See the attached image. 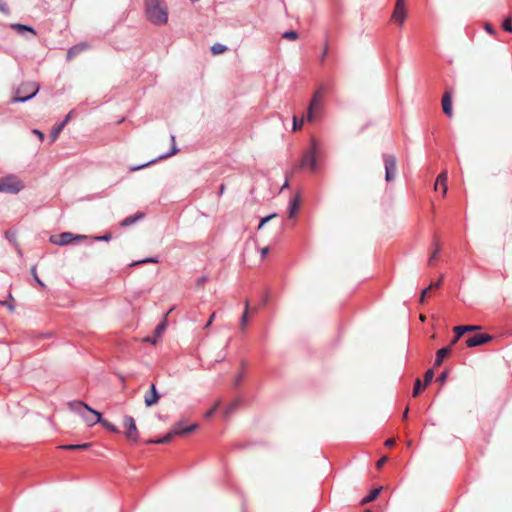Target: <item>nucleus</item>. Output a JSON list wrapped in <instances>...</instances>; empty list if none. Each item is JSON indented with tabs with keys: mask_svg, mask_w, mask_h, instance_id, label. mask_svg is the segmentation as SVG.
Listing matches in <instances>:
<instances>
[{
	"mask_svg": "<svg viewBox=\"0 0 512 512\" xmlns=\"http://www.w3.org/2000/svg\"><path fill=\"white\" fill-rule=\"evenodd\" d=\"M381 490H382L381 487L371 490L370 493L361 500V503L367 504V503L372 502L380 494Z\"/></svg>",
	"mask_w": 512,
	"mask_h": 512,
	"instance_id": "nucleus-24",
	"label": "nucleus"
},
{
	"mask_svg": "<svg viewBox=\"0 0 512 512\" xmlns=\"http://www.w3.org/2000/svg\"><path fill=\"white\" fill-rule=\"evenodd\" d=\"M299 209V197L296 196L294 198H292L289 202V207H288V212H289V217H294L295 214L297 213Z\"/></svg>",
	"mask_w": 512,
	"mask_h": 512,
	"instance_id": "nucleus-23",
	"label": "nucleus"
},
{
	"mask_svg": "<svg viewBox=\"0 0 512 512\" xmlns=\"http://www.w3.org/2000/svg\"><path fill=\"white\" fill-rule=\"evenodd\" d=\"M146 18L154 25H164L168 21L166 2H146Z\"/></svg>",
	"mask_w": 512,
	"mask_h": 512,
	"instance_id": "nucleus-2",
	"label": "nucleus"
},
{
	"mask_svg": "<svg viewBox=\"0 0 512 512\" xmlns=\"http://www.w3.org/2000/svg\"><path fill=\"white\" fill-rule=\"evenodd\" d=\"M447 376H448V372L447 371H443L437 378V381H439L440 383H444L447 379Z\"/></svg>",
	"mask_w": 512,
	"mask_h": 512,
	"instance_id": "nucleus-44",
	"label": "nucleus"
},
{
	"mask_svg": "<svg viewBox=\"0 0 512 512\" xmlns=\"http://www.w3.org/2000/svg\"><path fill=\"white\" fill-rule=\"evenodd\" d=\"M16 247H17L18 254H19L20 256H22V251H21V249L18 247V245H17Z\"/></svg>",
	"mask_w": 512,
	"mask_h": 512,
	"instance_id": "nucleus-62",
	"label": "nucleus"
},
{
	"mask_svg": "<svg viewBox=\"0 0 512 512\" xmlns=\"http://www.w3.org/2000/svg\"><path fill=\"white\" fill-rule=\"evenodd\" d=\"M159 398L160 395L157 391L156 385L152 383L149 392H147L144 397L145 405L151 407L159 401Z\"/></svg>",
	"mask_w": 512,
	"mask_h": 512,
	"instance_id": "nucleus-14",
	"label": "nucleus"
},
{
	"mask_svg": "<svg viewBox=\"0 0 512 512\" xmlns=\"http://www.w3.org/2000/svg\"><path fill=\"white\" fill-rule=\"evenodd\" d=\"M38 91L39 86L37 85V83H24L16 90L12 101L15 103H24L35 97Z\"/></svg>",
	"mask_w": 512,
	"mask_h": 512,
	"instance_id": "nucleus-4",
	"label": "nucleus"
},
{
	"mask_svg": "<svg viewBox=\"0 0 512 512\" xmlns=\"http://www.w3.org/2000/svg\"><path fill=\"white\" fill-rule=\"evenodd\" d=\"M383 162L385 167V180L391 182L396 177L397 160L394 155L383 154Z\"/></svg>",
	"mask_w": 512,
	"mask_h": 512,
	"instance_id": "nucleus-6",
	"label": "nucleus"
},
{
	"mask_svg": "<svg viewBox=\"0 0 512 512\" xmlns=\"http://www.w3.org/2000/svg\"><path fill=\"white\" fill-rule=\"evenodd\" d=\"M502 28L506 32L512 33V17H507L502 22Z\"/></svg>",
	"mask_w": 512,
	"mask_h": 512,
	"instance_id": "nucleus-29",
	"label": "nucleus"
},
{
	"mask_svg": "<svg viewBox=\"0 0 512 512\" xmlns=\"http://www.w3.org/2000/svg\"><path fill=\"white\" fill-rule=\"evenodd\" d=\"M424 387L425 386H424V384L422 385L421 380L420 379H416V381L414 383V388H413L412 396L416 397Z\"/></svg>",
	"mask_w": 512,
	"mask_h": 512,
	"instance_id": "nucleus-30",
	"label": "nucleus"
},
{
	"mask_svg": "<svg viewBox=\"0 0 512 512\" xmlns=\"http://www.w3.org/2000/svg\"><path fill=\"white\" fill-rule=\"evenodd\" d=\"M104 428H106L108 431L112 433H119V428L114 425L113 423L107 421L106 419L102 418V422H99Z\"/></svg>",
	"mask_w": 512,
	"mask_h": 512,
	"instance_id": "nucleus-26",
	"label": "nucleus"
},
{
	"mask_svg": "<svg viewBox=\"0 0 512 512\" xmlns=\"http://www.w3.org/2000/svg\"><path fill=\"white\" fill-rule=\"evenodd\" d=\"M432 289V286H428L427 288H425L422 292H421V295H420V303H423L425 301V298H426V295L428 293V291Z\"/></svg>",
	"mask_w": 512,
	"mask_h": 512,
	"instance_id": "nucleus-39",
	"label": "nucleus"
},
{
	"mask_svg": "<svg viewBox=\"0 0 512 512\" xmlns=\"http://www.w3.org/2000/svg\"><path fill=\"white\" fill-rule=\"evenodd\" d=\"M146 263H158V258L157 257L145 258V259L133 262L131 265L134 266V265L146 264Z\"/></svg>",
	"mask_w": 512,
	"mask_h": 512,
	"instance_id": "nucleus-34",
	"label": "nucleus"
},
{
	"mask_svg": "<svg viewBox=\"0 0 512 512\" xmlns=\"http://www.w3.org/2000/svg\"><path fill=\"white\" fill-rule=\"evenodd\" d=\"M454 332L457 334V338H461L466 333L465 325L454 327Z\"/></svg>",
	"mask_w": 512,
	"mask_h": 512,
	"instance_id": "nucleus-38",
	"label": "nucleus"
},
{
	"mask_svg": "<svg viewBox=\"0 0 512 512\" xmlns=\"http://www.w3.org/2000/svg\"><path fill=\"white\" fill-rule=\"evenodd\" d=\"M446 181H447V172H442L438 175V177L436 179V183H435V190L438 189V186H442L443 195H446V193H447Z\"/></svg>",
	"mask_w": 512,
	"mask_h": 512,
	"instance_id": "nucleus-20",
	"label": "nucleus"
},
{
	"mask_svg": "<svg viewBox=\"0 0 512 512\" xmlns=\"http://www.w3.org/2000/svg\"><path fill=\"white\" fill-rule=\"evenodd\" d=\"M287 186H288V182L286 181V182L283 184L282 189H283V188H285V187H287Z\"/></svg>",
	"mask_w": 512,
	"mask_h": 512,
	"instance_id": "nucleus-64",
	"label": "nucleus"
},
{
	"mask_svg": "<svg viewBox=\"0 0 512 512\" xmlns=\"http://www.w3.org/2000/svg\"><path fill=\"white\" fill-rule=\"evenodd\" d=\"M492 340V336L487 333H479L470 336L466 339V345L468 347H476L486 344Z\"/></svg>",
	"mask_w": 512,
	"mask_h": 512,
	"instance_id": "nucleus-10",
	"label": "nucleus"
},
{
	"mask_svg": "<svg viewBox=\"0 0 512 512\" xmlns=\"http://www.w3.org/2000/svg\"><path fill=\"white\" fill-rule=\"evenodd\" d=\"M215 317H216V312H213V313L210 315V317H209V319H208L207 323L205 324L204 329H208V328L211 326V324H212L213 320L215 319Z\"/></svg>",
	"mask_w": 512,
	"mask_h": 512,
	"instance_id": "nucleus-43",
	"label": "nucleus"
},
{
	"mask_svg": "<svg viewBox=\"0 0 512 512\" xmlns=\"http://www.w3.org/2000/svg\"><path fill=\"white\" fill-rule=\"evenodd\" d=\"M275 216H276V214H275V213H272V214H270V215H268V216H265V218H268V221H269V220H271V219H272L273 217H275Z\"/></svg>",
	"mask_w": 512,
	"mask_h": 512,
	"instance_id": "nucleus-59",
	"label": "nucleus"
},
{
	"mask_svg": "<svg viewBox=\"0 0 512 512\" xmlns=\"http://www.w3.org/2000/svg\"><path fill=\"white\" fill-rule=\"evenodd\" d=\"M321 92L316 91L310 101V104L308 106L307 110V121L312 122L315 118V112L320 107L321 103Z\"/></svg>",
	"mask_w": 512,
	"mask_h": 512,
	"instance_id": "nucleus-11",
	"label": "nucleus"
},
{
	"mask_svg": "<svg viewBox=\"0 0 512 512\" xmlns=\"http://www.w3.org/2000/svg\"><path fill=\"white\" fill-rule=\"evenodd\" d=\"M80 238H84V236L74 235L71 232H63L58 236L57 235L51 236L50 242L55 245L64 246V245H67V244L73 242L74 240L80 239Z\"/></svg>",
	"mask_w": 512,
	"mask_h": 512,
	"instance_id": "nucleus-8",
	"label": "nucleus"
},
{
	"mask_svg": "<svg viewBox=\"0 0 512 512\" xmlns=\"http://www.w3.org/2000/svg\"><path fill=\"white\" fill-rule=\"evenodd\" d=\"M0 11L8 13V7H7L6 2H0Z\"/></svg>",
	"mask_w": 512,
	"mask_h": 512,
	"instance_id": "nucleus-52",
	"label": "nucleus"
},
{
	"mask_svg": "<svg viewBox=\"0 0 512 512\" xmlns=\"http://www.w3.org/2000/svg\"><path fill=\"white\" fill-rule=\"evenodd\" d=\"M217 407L214 406L205 413L206 418H210L216 411Z\"/></svg>",
	"mask_w": 512,
	"mask_h": 512,
	"instance_id": "nucleus-48",
	"label": "nucleus"
},
{
	"mask_svg": "<svg viewBox=\"0 0 512 512\" xmlns=\"http://www.w3.org/2000/svg\"><path fill=\"white\" fill-rule=\"evenodd\" d=\"M174 427H176L177 435H186L194 432L198 428V424L194 423L185 428H180V423H177Z\"/></svg>",
	"mask_w": 512,
	"mask_h": 512,
	"instance_id": "nucleus-22",
	"label": "nucleus"
},
{
	"mask_svg": "<svg viewBox=\"0 0 512 512\" xmlns=\"http://www.w3.org/2000/svg\"><path fill=\"white\" fill-rule=\"evenodd\" d=\"M171 141H172V149H171L170 152H168L166 154H163V155H160L157 159L151 160V161H149L147 163H144V164L132 167L130 170L131 171H137V170H140L142 168H145V167L149 166L152 163H155L158 159H165L167 157L175 155L178 152V148L176 147V144H175V136L174 135H171Z\"/></svg>",
	"mask_w": 512,
	"mask_h": 512,
	"instance_id": "nucleus-12",
	"label": "nucleus"
},
{
	"mask_svg": "<svg viewBox=\"0 0 512 512\" xmlns=\"http://www.w3.org/2000/svg\"><path fill=\"white\" fill-rule=\"evenodd\" d=\"M24 188L23 182L13 174L0 178V192L17 194Z\"/></svg>",
	"mask_w": 512,
	"mask_h": 512,
	"instance_id": "nucleus-5",
	"label": "nucleus"
},
{
	"mask_svg": "<svg viewBox=\"0 0 512 512\" xmlns=\"http://www.w3.org/2000/svg\"><path fill=\"white\" fill-rule=\"evenodd\" d=\"M33 133L37 135L41 141L44 139V134L40 130L34 129Z\"/></svg>",
	"mask_w": 512,
	"mask_h": 512,
	"instance_id": "nucleus-50",
	"label": "nucleus"
},
{
	"mask_svg": "<svg viewBox=\"0 0 512 512\" xmlns=\"http://www.w3.org/2000/svg\"><path fill=\"white\" fill-rule=\"evenodd\" d=\"M205 280H206V278H205V277H202V278L199 280V284H200V283H202V282H204Z\"/></svg>",
	"mask_w": 512,
	"mask_h": 512,
	"instance_id": "nucleus-63",
	"label": "nucleus"
},
{
	"mask_svg": "<svg viewBox=\"0 0 512 512\" xmlns=\"http://www.w3.org/2000/svg\"><path fill=\"white\" fill-rule=\"evenodd\" d=\"M0 304L6 306L10 311H13L15 309V306L10 302L0 301Z\"/></svg>",
	"mask_w": 512,
	"mask_h": 512,
	"instance_id": "nucleus-47",
	"label": "nucleus"
},
{
	"mask_svg": "<svg viewBox=\"0 0 512 512\" xmlns=\"http://www.w3.org/2000/svg\"><path fill=\"white\" fill-rule=\"evenodd\" d=\"M243 377H244V374H243V373L238 374V375L236 376V378H235V385H239V384H240V382L242 381Z\"/></svg>",
	"mask_w": 512,
	"mask_h": 512,
	"instance_id": "nucleus-51",
	"label": "nucleus"
},
{
	"mask_svg": "<svg viewBox=\"0 0 512 512\" xmlns=\"http://www.w3.org/2000/svg\"><path fill=\"white\" fill-rule=\"evenodd\" d=\"M224 191H225V185H224V184H221V185H220V188H219V192H218V194H219V195H222V194L224 193Z\"/></svg>",
	"mask_w": 512,
	"mask_h": 512,
	"instance_id": "nucleus-58",
	"label": "nucleus"
},
{
	"mask_svg": "<svg viewBox=\"0 0 512 512\" xmlns=\"http://www.w3.org/2000/svg\"><path fill=\"white\" fill-rule=\"evenodd\" d=\"M319 152V143L315 138H312L310 141V147L308 151L304 153L302 159L300 161L299 167L301 169L309 168L311 171H316L317 164V155Z\"/></svg>",
	"mask_w": 512,
	"mask_h": 512,
	"instance_id": "nucleus-3",
	"label": "nucleus"
},
{
	"mask_svg": "<svg viewBox=\"0 0 512 512\" xmlns=\"http://www.w3.org/2000/svg\"><path fill=\"white\" fill-rule=\"evenodd\" d=\"M177 435L176 427H173L166 435L158 439H150L148 444H166L169 443L174 436Z\"/></svg>",
	"mask_w": 512,
	"mask_h": 512,
	"instance_id": "nucleus-15",
	"label": "nucleus"
},
{
	"mask_svg": "<svg viewBox=\"0 0 512 512\" xmlns=\"http://www.w3.org/2000/svg\"><path fill=\"white\" fill-rule=\"evenodd\" d=\"M433 245H434V251L432 252L431 256L428 259V264L429 265H433L434 261L439 256L440 250H441L440 245L437 242V240H434Z\"/></svg>",
	"mask_w": 512,
	"mask_h": 512,
	"instance_id": "nucleus-25",
	"label": "nucleus"
},
{
	"mask_svg": "<svg viewBox=\"0 0 512 512\" xmlns=\"http://www.w3.org/2000/svg\"><path fill=\"white\" fill-rule=\"evenodd\" d=\"M5 238L12 244H14L15 246H17V241H16V233L14 231H11V230H7L5 231Z\"/></svg>",
	"mask_w": 512,
	"mask_h": 512,
	"instance_id": "nucleus-32",
	"label": "nucleus"
},
{
	"mask_svg": "<svg viewBox=\"0 0 512 512\" xmlns=\"http://www.w3.org/2000/svg\"><path fill=\"white\" fill-rule=\"evenodd\" d=\"M441 283H442V278L439 279L438 281L430 284L429 286H432V288H439L441 286Z\"/></svg>",
	"mask_w": 512,
	"mask_h": 512,
	"instance_id": "nucleus-54",
	"label": "nucleus"
},
{
	"mask_svg": "<svg viewBox=\"0 0 512 512\" xmlns=\"http://www.w3.org/2000/svg\"><path fill=\"white\" fill-rule=\"evenodd\" d=\"M465 329L466 332H474L481 329V327L479 325H465Z\"/></svg>",
	"mask_w": 512,
	"mask_h": 512,
	"instance_id": "nucleus-40",
	"label": "nucleus"
},
{
	"mask_svg": "<svg viewBox=\"0 0 512 512\" xmlns=\"http://www.w3.org/2000/svg\"><path fill=\"white\" fill-rule=\"evenodd\" d=\"M67 405L71 411L80 415L88 426L102 422V414L81 400L70 401Z\"/></svg>",
	"mask_w": 512,
	"mask_h": 512,
	"instance_id": "nucleus-1",
	"label": "nucleus"
},
{
	"mask_svg": "<svg viewBox=\"0 0 512 512\" xmlns=\"http://www.w3.org/2000/svg\"><path fill=\"white\" fill-rule=\"evenodd\" d=\"M111 234L107 233V234H104L102 236H98L95 238L96 241H109L111 240Z\"/></svg>",
	"mask_w": 512,
	"mask_h": 512,
	"instance_id": "nucleus-42",
	"label": "nucleus"
},
{
	"mask_svg": "<svg viewBox=\"0 0 512 512\" xmlns=\"http://www.w3.org/2000/svg\"><path fill=\"white\" fill-rule=\"evenodd\" d=\"M460 338H457V334H455L454 339L452 340V344H455Z\"/></svg>",
	"mask_w": 512,
	"mask_h": 512,
	"instance_id": "nucleus-60",
	"label": "nucleus"
},
{
	"mask_svg": "<svg viewBox=\"0 0 512 512\" xmlns=\"http://www.w3.org/2000/svg\"><path fill=\"white\" fill-rule=\"evenodd\" d=\"M143 217H144V214L140 213V212L136 213L134 215L128 216L120 222V226L121 227L131 226V225L135 224L137 221L143 219Z\"/></svg>",
	"mask_w": 512,
	"mask_h": 512,
	"instance_id": "nucleus-19",
	"label": "nucleus"
},
{
	"mask_svg": "<svg viewBox=\"0 0 512 512\" xmlns=\"http://www.w3.org/2000/svg\"><path fill=\"white\" fill-rule=\"evenodd\" d=\"M442 109H443V112L448 117L452 116V102H451V96H450V94L448 92H446L443 95V98H442Z\"/></svg>",
	"mask_w": 512,
	"mask_h": 512,
	"instance_id": "nucleus-18",
	"label": "nucleus"
},
{
	"mask_svg": "<svg viewBox=\"0 0 512 512\" xmlns=\"http://www.w3.org/2000/svg\"><path fill=\"white\" fill-rule=\"evenodd\" d=\"M268 251H269V248H268V247H264V248L261 250V256H262V258H264V257L268 254Z\"/></svg>",
	"mask_w": 512,
	"mask_h": 512,
	"instance_id": "nucleus-57",
	"label": "nucleus"
},
{
	"mask_svg": "<svg viewBox=\"0 0 512 512\" xmlns=\"http://www.w3.org/2000/svg\"><path fill=\"white\" fill-rule=\"evenodd\" d=\"M407 17V7L406 2H396L391 20L398 23L399 25H403Z\"/></svg>",
	"mask_w": 512,
	"mask_h": 512,
	"instance_id": "nucleus-9",
	"label": "nucleus"
},
{
	"mask_svg": "<svg viewBox=\"0 0 512 512\" xmlns=\"http://www.w3.org/2000/svg\"><path fill=\"white\" fill-rule=\"evenodd\" d=\"M226 49H227V47L220 43H215L214 45L211 46V52L214 55L220 54V53L224 52Z\"/></svg>",
	"mask_w": 512,
	"mask_h": 512,
	"instance_id": "nucleus-28",
	"label": "nucleus"
},
{
	"mask_svg": "<svg viewBox=\"0 0 512 512\" xmlns=\"http://www.w3.org/2000/svg\"><path fill=\"white\" fill-rule=\"evenodd\" d=\"M282 38L288 40H296L298 38V33L294 30L286 31L282 34Z\"/></svg>",
	"mask_w": 512,
	"mask_h": 512,
	"instance_id": "nucleus-33",
	"label": "nucleus"
},
{
	"mask_svg": "<svg viewBox=\"0 0 512 512\" xmlns=\"http://www.w3.org/2000/svg\"><path fill=\"white\" fill-rule=\"evenodd\" d=\"M394 445H395V440H394V439H392V438L387 439V440L385 441V446H386V447H393Z\"/></svg>",
	"mask_w": 512,
	"mask_h": 512,
	"instance_id": "nucleus-49",
	"label": "nucleus"
},
{
	"mask_svg": "<svg viewBox=\"0 0 512 512\" xmlns=\"http://www.w3.org/2000/svg\"><path fill=\"white\" fill-rule=\"evenodd\" d=\"M163 329H164V324L162 323V324H160V325H158V326L156 327L155 332H156L157 334H160V333L162 332V330H163Z\"/></svg>",
	"mask_w": 512,
	"mask_h": 512,
	"instance_id": "nucleus-56",
	"label": "nucleus"
},
{
	"mask_svg": "<svg viewBox=\"0 0 512 512\" xmlns=\"http://www.w3.org/2000/svg\"><path fill=\"white\" fill-rule=\"evenodd\" d=\"M434 377V371L432 369H428L424 374V386H427Z\"/></svg>",
	"mask_w": 512,
	"mask_h": 512,
	"instance_id": "nucleus-35",
	"label": "nucleus"
},
{
	"mask_svg": "<svg viewBox=\"0 0 512 512\" xmlns=\"http://www.w3.org/2000/svg\"><path fill=\"white\" fill-rule=\"evenodd\" d=\"M31 274H32V277L33 279L36 281V283L40 286V287H45V284L44 282L38 277L37 275V268H36V265L32 266L31 267Z\"/></svg>",
	"mask_w": 512,
	"mask_h": 512,
	"instance_id": "nucleus-31",
	"label": "nucleus"
},
{
	"mask_svg": "<svg viewBox=\"0 0 512 512\" xmlns=\"http://www.w3.org/2000/svg\"><path fill=\"white\" fill-rule=\"evenodd\" d=\"M387 460H388V457H386V456L380 458L376 463L377 468H381L386 463Z\"/></svg>",
	"mask_w": 512,
	"mask_h": 512,
	"instance_id": "nucleus-46",
	"label": "nucleus"
},
{
	"mask_svg": "<svg viewBox=\"0 0 512 512\" xmlns=\"http://www.w3.org/2000/svg\"><path fill=\"white\" fill-rule=\"evenodd\" d=\"M62 449H66V450H77L78 449V444H68V445H63L61 446Z\"/></svg>",
	"mask_w": 512,
	"mask_h": 512,
	"instance_id": "nucleus-45",
	"label": "nucleus"
},
{
	"mask_svg": "<svg viewBox=\"0 0 512 512\" xmlns=\"http://www.w3.org/2000/svg\"><path fill=\"white\" fill-rule=\"evenodd\" d=\"M90 446H91L90 443H82V444H78V449L86 450V449L90 448Z\"/></svg>",
	"mask_w": 512,
	"mask_h": 512,
	"instance_id": "nucleus-53",
	"label": "nucleus"
},
{
	"mask_svg": "<svg viewBox=\"0 0 512 512\" xmlns=\"http://www.w3.org/2000/svg\"><path fill=\"white\" fill-rule=\"evenodd\" d=\"M407 416H408V408H406V410L404 411L403 418L405 419V418H407Z\"/></svg>",
	"mask_w": 512,
	"mask_h": 512,
	"instance_id": "nucleus-61",
	"label": "nucleus"
},
{
	"mask_svg": "<svg viewBox=\"0 0 512 512\" xmlns=\"http://www.w3.org/2000/svg\"><path fill=\"white\" fill-rule=\"evenodd\" d=\"M450 348L449 347H443L441 349H439L436 353V358H435V361H434V366H440L443 362V359L449 355L450 353Z\"/></svg>",
	"mask_w": 512,
	"mask_h": 512,
	"instance_id": "nucleus-21",
	"label": "nucleus"
},
{
	"mask_svg": "<svg viewBox=\"0 0 512 512\" xmlns=\"http://www.w3.org/2000/svg\"><path fill=\"white\" fill-rule=\"evenodd\" d=\"M73 114V110L70 111L65 118L56 126H54L50 133V143H53L59 136L60 132L64 129L66 124L70 121Z\"/></svg>",
	"mask_w": 512,
	"mask_h": 512,
	"instance_id": "nucleus-13",
	"label": "nucleus"
},
{
	"mask_svg": "<svg viewBox=\"0 0 512 512\" xmlns=\"http://www.w3.org/2000/svg\"><path fill=\"white\" fill-rule=\"evenodd\" d=\"M10 27L20 35H24L26 32L31 33L33 36L36 35L35 29L32 26L26 24L13 23L10 25Z\"/></svg>",
	"mask_w": 512,
	"mask_h": 512,
	"instance_id": "nucleus-16",
	"label": "nucleus"
},
{
	"mask_svg": "<svg viewBox=\"0 0 512 512\" xmlns=\"http://www.w3.org/2000/svg\"><path fill=\"white\" fill-rule=\"evenodd\" d=\"M123 425L126 428V438L129 441L137 442L139 440V433L134 418L132 416L126 415L123 420Z\"/></svg>",
	"mask_w": 512,
	"mask_h": 512,
	"instance_id": "nucleus-7",
	"label": "nucleus"
},
{
	"mask_svg": "<svg viewBox=\"0 0 512 512\" xmlns=\"http://www.w3.org/2000/svg\"><path fill=\"white\" fill-rule=\"evenodd\" d=\"M89 48V45L85 42H81L79 44H76L74 46H72L68 52H67V58L68 59H71L73 58L75 55H77L78 53L82 52V51H85L86 49Z\"/></svg>",
	"mask_w": 512,
	"mask_h": 512,
	"instance_id": "nucleus-17",
	"label": "nucleus"
},
{
	"mask_svg": "<svg viewBox=\"0 0 512 512\" xmlns=\"http://www.w3.org/2000/svg\"><path fill=\"white\" fill-rule=\"evenodd\" d=\"M304 119H298L297 116H293V130L296 131L303 126Z\"/></svg>",
	"mask_w": 512,
	"mask_h": 512,
	"instance_id": "nucleus-37",
	"label": "nucleus"
},
{
	"mask_svg": "<svg viewBox=\"0 0 512 512\" xmlns=\"http://www.w3.org/2000/svg\"><path fill=\"white\" fill-rule=\"evenodd\" d=\"M484 28L487 31V33H489L491 35H495L496 31L490 23H485Z\"/></svg>",
	"mask_w": 512,
	"mask_h": 512,
	"instance_id": "nucleus-41",
	"label": "nucleus"
},
{
	"mask_svg": "<svg viewBox=\"0 0 512 512\" xmlns=\"http://www.w3.org/2000/svg\"><path fill=\"white\" fill-rule=\"evenodd\" d=\"M268 222V218H265L263 217L261 220H260V223H259V226H258V229H261L266 223Z\"/></svg>",
	"mask_w": 512,
	"mask_h": 512,
	"instance_id": "nucleus-55",
	"label": "nucleus"
},
{
	"mask_svg": "<svg viewBox=\"0 0 512 512\" xmlns=\"http://www.w3.org/2000/svg\"><path fill=\"white\" fill-rule=\"evenodd\" d=\"M328 50H329V46H328V39L326 38L325 39V42H324V47H323V51H322V54L320 56V62L321 63H324L325 59H326V56L328 54Z\"/></svg>",
	"mask_w": 512,
	"mask_h": 512,
	"instance_id": "nucleus-36",
	"label": "nucleus"
},
{
	"mask_svg": "<svg viewBox=\"0 0 512 512\" xmlns=\"http://www.w3.org/2000/svg\"><path fill=\"white\" fill-rule=\"evenodd\" d=\"M248 309H249V303L246 300L245 301V309L240 319V327L244 329L248 323Z\"/></svg>",
	"mask_w": 512,
	"mask_h": 512,
	"instance_id": "nucleus-27",
	"label": "nucleus"
}]
</instances>
